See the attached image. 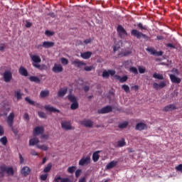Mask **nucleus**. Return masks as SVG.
Masks as SVG:
<instances>
[{
    "mask_svg": "<svg viewBox=\"0 0 182 182\" xmlns=\"http://www.w3.org/2000/svg\"><path fill=\"white\" fill-rule=\"evenodd\" d=\"M62 65H68L69 63V60L65 58H61L60 59Z\"/></svg>",
    "mask_w": 182,
    "mask_h": 182,
    "instance_id": "nucleus-50",
    "label": "nucleus"
},
{
    "mask_svg": "<svg viewBox=\"0 0 182 182\" xmlns=\"http://www.w3.org/2000/svg\"><path fill=\"white\" fill-rule=\"evenodd\" d=\"M147 129V125L143 122H139L136 124L135 127L136 130H139V132H141L142 130H146Z\"/></svg>",
    "mask_w": 182,
    "mask_h": 182,
    "instance_id": "nucleus-18",
    "label": "nucleus"
},
{
    "mask_svg": "<svg viewBox=\"0 0 182 182\" xmlns=\"http://www.w3.org/2000/svg\"><path fill=\"white\" fill-rule=\"evenodd\" d=\"M6 173L9 174V176H14V168L12 167L7 168V170L6 171Z\"/></svg>",
    "mask_w": 182,
    "mask_h": 182,
    "instance_id": "nucleus-43",
    "label": "nucleus"
},
{
    "mask_svg": "<svg viewBox=\"0 0 182 182\" xmlns=\"http://www.w3.org/2000/svg\"><path fill=\"white\" fill-rule=\"evenodd\" d=\"M40 178L42 181H46V179L48 178V173L41 175Z\"/></svg>",
    "mask_w": 182,
    "mask_h": 182,
    "instance_id": "nucleus-52",
    "label": "nucleus"
},
{
    "mask_svg": "<svg viewBox=\"0 0 182 182\" xmlns=\"http://www.w3.org/2000/svg\"><path fill=\"white\" fill-rule=\"evenodd\" d=\"M67 171L70 174H73L75 173V171H76V166H73L68 167Z\"/></svg>",
    "mask_w": 182,
    "mask_h": 182,
    "instance_id": "nucleus-36",
    "label": "nucleus"
},
{
    "mask_svg": "<svg viewBox=\"0 0 182 182\" xmlns=\"http://www.w3.org/2000/svg\"><path fill=\"white\" fill-rule=\"evenodd\" d=\"M62 180V177L60 176H56L54 178L53 182H60Z\"/></svg>",
    "mask_w": 182,
    "mask_h": 182,
    "instance_id": "nucleus-56",
    "label": "nucleus"
},
{
    "mask_svg": "<svg viewBox=\"0 0 182 182\" xmlns=\"http://www.w3.org/2000/svg\"><path fill=\"white\" fill-rule=\"evenodd\" d=\"M37 147L40 150H43V151H48V146L46 145H37Z\"/></svg>",
    "mask_w": 182,
    "mask_h": 182,
    "instance_id": "nucleus-45",
    "label": "nucleus"
},
{
    "mask_svg": "<svg viewBox=\"0 0 182 182\" xmlns=\"http://www.w3.org/2000/svg\"><path fill=\"white\" fill-rule=\"evenodd\" d=\"M116 166H117V161H112L106 166V169L110 170V168H113Z\"/></svg>",
    "mask_w": 182,
    "mask_h": 182,
    "instance_id": "nucleus-27",
    "label": "nucleus"
},
{
    "mask_svg": "<svg viewBox=\"0 0 182 182\" xmlns=\"http://www.w3.org/2000/svg\"><path fill=\"white\" fill-rule=\"evenodd\" d=\"M80 174H82V169H77L76 171H75V177L77 178H79V177H80Z\"/></svg>",
    "mask_w": 182,
    "mask_h": 182,
    "instance_id": "nucleus-55",
    "label": "nucleus"
},
{
    "mask_svg": "<svg viewBox=\"0 0 182 182\" xmlns=\"http://www.w3.org/2000/svg\"><path fill=\"white\" fill-rule=\"evenodd\" d=\"M117 32L119 38H121V39H124V38H126V36H127V31H126V29H124V28L122 25H119L117 26Z\"/></svg>",
    "mask_w": 182,
    "mask_h": 182,
    "instance_id": "nucleus-2",
    "label": "nucleus"
},
{
    "mask_svg": "<svg viewBox=\"0 0 182 182\" xmlns=\"http://www.w3.org/2000/svg\"><path fill=\"white\" fill-rule=\"evenodd\" d=\"M14 119H15V114L11 112L6 119V122L9 127H14Z\"/></svg>",
    "mask_w": 182,
    "mask_h": 182,
    "instance_id": "nucleus-8",
    "label": "nucleus"
},
{
    "mask_svg": "<svg viewBox=\"0 0 182 182\" xmlns=\"http://www.w3.org/2000/svg\"><path fill=\"white\" fill-rule=\"evenodd\" d=\"M5 48H6L5 44H4V43L0 44V51L1 52H4V50H5Z\"/></svg>",
    "mask_w": 182,
    "mask_h": 182,
    "instance_id": "nucleus-60",
    "label": "nucleus"
},
{
    "mask_svg": "<svg viewBox=\"0 0 182 182\" xmlns=\"http://www.w3.org/2000/svg\"><path fill=\"white\" fill-rule=\"evenodd\" d=\"M127 126H129V122H122V123L119 124L118 125V127L119 129H126V127H127Z\"/></svg>",
    "mask_w": 182,
    "mask_h": 182,
    "instance_id": "nucleus-40",
    "label": "nucleus"
},
{
    "mask_svg": "<svg viewBox=\"0 0 182 182\" xmlns=\"http://www.w3.org/2000/svg\"><path fill=\"white\" fill-rule=\"evenodd\" d=\"M30 82H34V83H41V80L39 79V77H36V76H30L28 77Z\"/></svg>",
    "mask_w": 182,
    "mask_h": 182,
    "instance_id": "nucleus-29",
    "label": "nucleus"
},
{
    "mask_svg": "<svg viewBox=\"0 0 182 182\" xmlns=\"http://www.w3.org/2000/svg\"><path fill=\"white\" fill-rule=\"evenodd\" d=\"M99 153H100V151H97L93 153L92 154V160L95 163L97 161H99V159L100 157V155H99Z\"/></svg>",
    "mask_w": 182,
    "mask_h": 182,
    "instance_id": "nucleus-28",
    "label": "nucleus"
},
{
    "mask_svg": "<svg viewBox=\"0 0 182 182\" xmlns=\"http://www.w3.org/2000/svg\"><path fill=\"white\" fill-rule=\"evenodd\" d=\"M31 168L28 166H24L23 168L21 170V174L23 176V177H28L29 174L31 173Z\"/></svg>",
    "mask_w": 182,
    "mask_h": 182,
    "instance_id": "nucleus-13",
    "label": "nucleus"
},
{
    "mask_svg": "<svg viewBox=\"0 0 182 182\" xmlns=\"http://www.w3.org/2000/svg\"><path fill=\"white\" fill-rule=\"evenodd\" d=\"M41 139L42 140H48V139H49V136L46 135L45 134H42L41 136Z\"/></svg>",
    "mask_w": 182,
    "mask_h": 182,
    "instance_id": "nucleus-57",
    "label": "nucleus"
},
{
    "mask_svg": "<svg viewBox=\"0 0 182 182\" xmlns=\"http://www.w3.org/2000/svg\"><path fill=\"white\" fill-rule=\"evenodd\" d=\"M31 156H38V152H36V151H35V149H31Z\"/></svg>",
    "mask_w": 182,
    "mask_h": 182,
    "instance_id": "nucleus-64",
    "label": "nucleus"
},
{
    "mask_svg": "<svg viewBox=\"0 0 182 182\" xmlns=\"http://www.w3.org/2000/svg\"><path fill=\"white\" fill-rule=\"evenodd\" d=\"M19 160H20V164H23L25 159H23V156H22V154H19Z\"/></svg>",
    "mask_w": 182,
    "mask_h": 182,
    "instance_id": "nucleus-58",
    "label": "nucleus"
},
{
    "mask_svg": "<svg viewBox=\"0 0 182 182\" xmlns=\"http://www.w3.org/2000/svg\"><path fill=\"white\" fill-rule=\"evenodd\" d=\"M26 102H27L28 103H29V105H31V106H36V107H38V109H42V105H41V104L39 103H35V101L31 100V99H29V97H26L25 98Z\"/></svg>",
    "mask_w": 182,
    "mask_h": 182,
    "instance_id": "nucleus-20",
    "label": "nucleus"
},
{
    "mask_svg": "<svg viewBox=\"0 0 182 182\" xmlns=\"http://www.w3.org/2000/svg\"><path fill=\"white\" fill-rule=\"evenodd\" d=\"M61 182H72V181L68 178H61Z\"/></svg>",
    "mask_w": 182,
    "mask_h": 182,
    "instance_id": "nucleus-61",
    "label": "nucleus"
},
{
    "mask_svg": "<svg viewBox=\"0 0 182 182\" xmlns=\"http://www.w3.org/2000/svg\"><path fill=\"white\" fill-rule=\"evenodd\" d=\"M113 107L110 105H107L106 107H104L103 108L98 110V113L100 114H105L106 113H110V112H112Z\"/></svg>",
    "mask_w": 182,
    "mask_h": 182,
    "instance_id": "nucleus-9",
    "label": "nucleus"
},
{
    "mask_svg": "<svg viewBox=\"0 0 182 182\" xmlns=\"http://www.w3.org/2000/svg\"><path fill=\"white\" fill-rule=\"evenodd\" d=\"M152 86L155 90H159V89H163V87H166V86H167V82L161 81L160 83L154 82Z\"/></svg>",
    "mask_w": 182,
    "mask_h": 182,
    "instance_id": "nucleus-7",
    "label": "nucleus"
},
{
    "mask_svg": "<svg viewBox=\"0 0 182 182\" xmlns=\"http://www.w3.org/2000/svg\"><path fill=\"white\" fill-rule=\"evenodd\" d=\"M0 143H1V144L3 146H6L7 143H8V138H6V136L1 137L0 139Z\"/></svg>",
    "mask_w": 182,
    "mask_h": 182,
    "instance_id": "nucleus-34",
    "label": "nucleus"
},
{
    "mask_svg": "<svg viewBox=\"0 0 182 182\" xmlns=\"http://www.w3.org/2000/svg\"><path fill=\"white\" fill-rule=\"evenodd\" d=\"M78 107L79 103L77 102V101H76L75 102H73L70 105L71 110H76V109H78Z\"/></svg>",
    "mask_w": 182,
    "mask_h": 182,
    "instance_id": "nucleus-35",
    "label": "nucleus"
},
{
    "mask_svg": "<svg viewBox=\"0 0 182 182\" xmlns=\"http://www.w3.org/2000/svg\"><path fill=\"white\" fill-rule=\"evenodd\" d=\"M138 70L141 74L146 73V68L143 66H138Z\"/></svg>",
    "mask_w": 182,
    "mask_h": 182,
    "instance_id": "nucleus-48",
    "label": "nucleus"
},
{
    "mask_svg": "<svg viewBox=\"0 0 182 182\" xmlns=\"http://www.w3.org/2000/svg\"><path fill=\"white\" fill-rule=\"evenodd\" d=\"M71 63L75 68H77L78 69H82L83 66H86V63L79 59L74 60Z\"/></svg>",
    "mask_w": 182,
    "mask_h": 182,
    "instance_id": "nucleus-4",
    "label": "nucleus"
},
{
    "mask_svg": "<svg viewBox=\"0 0 182 182\" xmlns=\"http://www.w3.org/2000/svg\"><path fill=\"white\" fill-rule=\"evenodd\" d=\"M177 107L174 104H171L166 105L164 109L163 112H173V110H176Z\"/></svg>",
    "mask_w": 182,
    "mask_h": 182,
    "instance_id": "nucleus-17",
    "label": "nucleus"
},
{
    "mask_svg": "<svg viewBox=\"0 0 182 182\" xmlns=\"http://www.w3.org/2000/svg\"><path fill=\"white\" fill-rule=\"evenodd\" d=\"M49 96V90H42L40 93L41 97H48Z\"/></svg>",
    "mask_w": 182,
    "mask_h": 182,
    "instance_id": "nucleus-33",
    "label": "nucleus"
},
{
    "mask_svg": "<svg viewBox=\"0 0 182 182\" xmlns=\"http://www.w3.org/2000/svg\"><path fill=\"white\" fill-rule=\"evenodd\" d=\"M92 52L86 51L85 53H80V58H82V59L87 60V59H90V58L92 57Z\"/></svg>",
    "mask_w": 182,
    "mask_h": 182,
    "instance_id": "nucleus-21",
    "label": "nucleus"
},
{
    "mask_svg": "<svg viewBox=\"0 0 182 182\" xmlns=\"http://www.w3.org/2000/svg\"><path fill=\"white\" fill-rule=\"evenodd\" d=\"M131 54H132V51L127 50V51L122 52L121 53H119L118 56H119V58H122L123 56H129V55H131Z\"/></svg>",
    "mask_w": 182,
    "mask_h": 182,
    "instance_id": "nucleus-32",
    "label": "nucleus"
},
{
    "mask_svg": "<svg viewBox=\"0 0 182 182\" xmlns=\"http://www.w3.org/2000/svg\"><path fill=\"white\" fill-rule=\"evenodd\" d=\"M33 66H34V68H36L37 69H39V70H46V69H48L46 65L44 64L40 65L38 63H33Z\"/></svg>",
    "mask_w": 182,
    "mask_h": 182,
    "instance_id": "nucleus-24",
    "label": "nucleus"
},
{
    "mask_svg": "<svg viewBox=\"0 0 182 182\" xmlns=\"http://www.w3.org/2000/svg\"><path fill=\"white\" fill-rule=\"evenodd\" d=\"M137 27H138L139 29H140L141 31H147V26H143V23H139L137 24Z\"/></svg>",
    "mask_w": 182,
    "mask_h": 182,
    "instance_id": "nucleus-42",
    "label": "nucleus"
},
{
    "mask_svg": "<svg viewBox=\"0 0 182 182\" xmlns=\"http://www.w3.org/2000/svg\"><path fill=\"white\" fill-rule=\"evenodd\" d=\"M146 51L149 52L151 55H156V50L154 48H146Z\"/></svg>",
    "mask_w": 182,
    "mask_h": 182,
    "instance_id": "nucleus-47",
    "label": "nucleus"
},
{
    "mask_svg": "<svg viewBox=\"0 0 182 182\" xmlns=\"http://www.w3.org/2000/svg\"><path fill=\"white\" fill-rule=\"evenodd\" d=\"M176 169L178 171H181V173H182V164H179L178 166L176 167Z\"/></svg>",
    "mask_w": 182,
    "mask_h": 182,
    "instance_id": "nucleus-63",
    "label": "nucleus"
},
{
    "mask_svg": "<svg viewBox=\"0 0 182 182\" xmlns=\"http://www.w3.org/2000/svg\"><path fill=\"white\" fill-rule=\"evenodd\" d=\"M38 143H39V139L34 137L29 140V146H38Z\"/></svg>",
    "mask_w": 182,
    "mask_h": 182,
    "instance_id": "nucleus-26",
    "label": "nucleus"
},
{
    "mask_svg": "<svg viewBox=\"0 0 182 182\" xmlns=\"http://www.w3.org/2000/svg\"><path fill=\"white\" fill-rule=\"evenodd\" d=\"M8 169V167L5 164H2L0 166V170L1 171H3L4 173H6V170Z\"/></svg>",
    "mask_w": 182,
    "mask_h": 182,
    "instance_id": "nucleus-51",
    "label": "nucleus"
},
{
    "mask_svg": "<svg viewBox=\"0 0 182 182\" xmlns=\"http://www.w3.org/2000/svg\"><path fill=\"white\" fill-rule=\"evenodd\" d=\"M114 75H116V70H105L102 72V77H104V79H109V76H114Z\"/></svg>",
    "mask_w": 182,
    "mask_h": 182,
    "instance_id": "nucleus-5",
    "label": "nucleus"
},
{
    "mask_svg": "<svg viewBox=\"0 0 182 182\" xmlns=\"http://www.w3.org/2000/svg\"><path fill=\"white\" fill-rule=\"evenodd\" d=\"M68 100L71 102V103H74L75 102H77V98L73 95H69L68 96Z\"/></svg>",
    "mask_w": 182,
    "mask_h": 182,
    "instance_id": "nucleus-30",
    "label": "nucleus"
},
{
    "mask_svg": "<svg viewBox=\"0 0 182 182\" xmlns=\"http://www.w3.org/2000/svg\"><path fill=\"white\" fill-rule=\"evenodd\" d=\"M84 70H85V72H90L92 70H93V65L91 66H85L84 68Z\"/></svg>",
    "mask_w": 182,
    "mask_h": 182,
    "instance_id": "nucleus-54",
    "label": "nucleus"
},
{
    "mask_svg": "<svg viewBox=\"0 0 182 182\" xmlns=\"http://www.w3.org/2000/svg\"><path fill=\"white\" fill-rule=\"evenodd\" d=\"M5 133V130L4 129V127L0 125V136H4Z\"/></svg>",
    "mask_w": 182,
    "mask_h": 182,
    "instance_id": "nucleus-59",
    "label": "nucleus"
},
{
    "mask_svg": "<svg viewBox=\"0 0 182 182\" xmlns=\"http://www.w3.org/2000/svg\"><path fill=\"white\" fill-rule=\"evenodd\" d=\"M122 89H123V90H124V92H126L127 93H129V92H130V87L127 85H123L122 86Z\"/></svg>",
    "mask_w": 182,
    "mask_h": 182,
    "instance_id": "nucleus-46",
    "label": "nucleus"
},
{
    "mask_svg": "<svg viewBox=\"0 0 182 182\" xmlns=\"http://www.w3.org/2000/svg\"><path fill=\"white\" fill-rule=\"evenodd\" d=\"M82 126L84 127H93V122L90 119H83L81 122Z\"/></svg>",
    "mask_w": 182,
    "mask_h": 182,
    "instance_id": "nucleus-16",
    "label": "nucleus"
},
{
    "mask_svg": "<svg viewBox=\"0 0 182 182\" xmlns=\"http://www.w3.org/2000/svg\"><path fill=\"white\" fill-rule=\"evenodd\" d=\"M92 38H88V39H85V41H84V43L85 44V45H87V44H89V43H92Z\"/></svg>",
    "mask_w": 182,
    "mask_h": 182,
    "instance_id": "nucleus-62",
    "label": "nucleus"
},
{
    "mask_svg": "<svg viewBox=\"0 0 182 182\" xmlns=\"http://www.w3.org/2000/svg\"><path fill=\"white\" fill-rule=\"evenodd\" d=\"M16 97L17 100H21V99H22V93L21 92V90L16 92Z\"/></svg>",
    "mask_w": 182,
    "mask_h": 182,
    "instance_id": "nucleus-41",
    "label": "nucleus"
},
{
    "mask_svg": "<svg viewBox=\"0 0 182 182\" xmlns=\"http://www.w3.org/2000/svg\"><path fill=\"white\" fill-rule=\"evenodd\" d=\"M18 73L21 75V76H25L26 77V76H28V70H26V68H25V67L21 66L18 69Z\"/></svg>",
    "mask_w": 182,
    "mask_h": 182,
    "instance_id": "nucleus-23",
    "label": "nucleus"
},
{
    "mask_svg": "<svg viewBox=\"0 0 182 182\" xmlns=\"http://www.w3.org/2000/svg\"><path fill=\"white\" fill-rule=\"evenodd\" d=\"M169 77H170L171 82L172 83H176V84H177V85L181 83V78H180V77L176 76L174 74H171V75H169Z\"/></svg>",
    "mask_w": 182,
    "mask_h": 182,
    "instance_id": "nucleus-14",
    "label": "nucleus"
},
{
    "mask_svg": "<svg viewBox=\"0 0 182 182\" xmlns=\"http://www.w3.org/2000/svg\"><path fill=\"white\" fill-rule=\"evenodd\" d=\"M45 34L46 35V36H53L55 33L53 31H50L49 30H47V31H46Z\"/></svg>",
    "mask_w": 182,
    "mask_h": 182,
    "instance_id": "nucleus-53",
    "label": "nucleus"
},
{
    "mask_svg": "<svg viewBox=\"0 0 182 182\" xmlns=\"http://www.w3.org/2000/svg\"><path fill=\"white\" fill-rule=\"evenodd\" d=\"M44 48L45 49H49V48H53L55 46V43L52 41H44L43 44L38 45V48Z\"/></svg>",
    "mask_w": 182,
    "mask_h": 182,
    "instance_id": "nucleus-11",
    "label": "nucleus"
},
{
    "mask_svg": "<svg viewBox=\"0 0 182 182\" xmlns=\"http://www.w3.org/2000/svg\"><path fill=\"white\" fill-rule=\"evenodd\" d=\"M45 132V129L43 127H36L33 129V135L34 136H39V134H43V132Z\"/></svg>",
    "mask_w": 182,
    "mask_h": 182,
    "instance_id": "nucleus-12",
    "label": "nucleus"
},
{
    "mask_svg": "<svg viewBox=\"0 0 182 182\" xmlns=\"http://www.w3.org/2000/svg\"><path fill=\"white\" fill-rule=\"evenodd\" d=\"M129 72H131V73H133L134 75H139V70L136 67H131L129 68Z\"/></svg>",
    "mask_w": 182,
    "mask_h": 182,
    "instance_id": "nucleus-39",
    "label": "nucleus"
},
{
    "mask_svg": "<svg viewBox=\"0 0 182 182\" xmlns=\"http://www.w3.org/2000/svg\"><path fill=\"white\" fill-rule=\"evenodd\" d=\"M44 109H46V110H47V112H50V113H52V112L60 113V110H59L53 107H50V105H46L44 107Z\"/></svg>",
    "mask_w": 182,
    "mask_h": 182,
    "instance_id": "nucleus-19",
    "label": "nucleus"
},
{
    "mask_svg": "<svg viewBox=\"0 0 182 182\" xmlns=\"http://www.w3.org/2000/svg\"><path fill=\"white\" fill-rule=\"evenodd\" d=\"M117 146L118 147H124V146H126V141H124V139H122V140L118 141Z\"/></svg>",
    "mask_w": 182,
    "mask_h": 182,
    "instance_id": "nucleus-38",
    "label": "nucleus"
},
{
    "mask_svg": "<svg viewBox=\"0 0 182 182\" xmlns=\"http://www.w3.org/2000/svg\"><path fill=\"white\" fill-rule=\"evenodd\" d=\"M68 93V87L60 88L58 92V97H63Z\"/></svg>",
    "mask_w": 182,
    "mask_h": 182,
    "instance_id": "nucleus-22",
    "label": "nucleus"
},
{
    "mask_svg": "<svg viewBox=\"0 0 182 182\" xmlns=\"http://www.w3.org/2000/svg\"><path fill=\"white\" fill-rule=\"evenodd\" d=\"M31 59L33 60V63H41L42 62V59L39 55H31Z\"/></svg>",
    "mask_w": 182,
    "mask_h": 182,
    "instance_id": "nucleus-25",
    "label": "nucleus"
},
{
    "mask_svg": "<svg viewBox=\"0 0 182 182\" xmlns=\"http://www.w3.org/2000/svg\"><path fill=\"white\" fill-rule=\"evenodd\" d=\"M128 79L129 77H127V75H124L122 77H120L119 82L120 83H124V82H127Z\"/></svg>",
    "mask_w": 182,
    "mask_h": 182,
    "instance_id": "nucleus-49",
    "label": "nucleus"
},
{
    "mask_svg": "<svg viewBox=\"0 0 182 182\" xmlns=\"http://www.w3.org/2000/svg\"><path fill=\"white\" fill-rule=\"evenodd\" d=\"M131 36H134L136 39H141V38H143L144 41H149V39H150L147 35L139 31L137 29H132L131 31Z\"/></svg>",
    "mask_w": 182,
    "mask_h": 182,
    "instance_id": "nucleus-1",
    "label": "nucleus"
},
{
    "mask_svg": "<svg viewBox=\"0 0 182 182\" xmlns=\"http://www.w3.org/2000/svg\"><path fill=\"white\" fill-rule=\"evenodd\" d=\"M52 170V164H48L43 169V173H49Z\"/></svg>",
    "mask_w": 182,
    "mask_h": 182,
    "instance_id": "nucleus-37",
    "label": "nucleus"
},
{
    "mask_svg": "<svg viewBox=\"0 0 182 182\" xmlns=\"http://www.w3.org/2000/svg\"><path fill=\"white\" fill-rule=\"evenodd\" d=\"M38 114L39 117H41V119H46L48 117L46 114L42 111H39L38 112Z\"/></svg>",
    "mask_w": 182,
    "mask_h": 182,
    "instance_id": "nucleus-44",
    "label": "nucleus"
},
{
    "mask_svg": "<svg viewBox=\"0 0 182 182\" xmlns=\"http://www.w3.org/2000/svg\"><path fill=\"white\" fill-rule=\"evenodd\" d=\"M3 77H4V82H6V83H9V82L12 80V73L11 72V70H5L4 73H3Z\"/></svg>",
    "mask_w": 182,
    "mask_h": 182,
    "instance_id": "nucleus-3",
    "label": "nucleus"
},
{
    "mask_svg": "<svg viewBox=\"0 0 182 182\" xmlns=\"http://www.w3.org/2000/svg\"><path fill=\"white\" fill-rule=\"evenodd\" d=\"M61 127L64 130H75V127H72L70 122L64 121L61 122Z\"/></svg>",
    "mask_w": 182,
    "mask_h": 182,
    "instance_id": "nucleus-6",
    "label": "nucleus"
},
{
    "mask_svg": "<svg viewBox=\"0 0 182 182\" xmlns=\"http://www.w3.org/2000/svg\"><path fill=\"white\" fill-rule=\"evenodd\" d=\"M52 70L54 73H60L61 72H63V66L60 64H55Z\"/></svg>",
    "mask_w": 182,
    "mask_h": 182,
    "instance_id": "nucleus-15",
    "label": "nucleus"
},
{
    "mask_svg": "<svg viewBox=\"0 0 182 182\" xmlns=\"http://www.w3.org/2000/svg\"><path fill=\"white\" fill-rule=\"evenodd\" d=\"M153 77H154V79H159V80H163L164 79L163 75L157 74V73H154Z\"/></svg>",
    "mask_w": 182,
    "mask_h": 182,
    "instance_id": "nucleus-31",
    "label": "nucleus"
},
{
    "mask_svg": "<svg viewBox=\"0 0 182 182\" xmlns=\"http://www.w3.org/2000/svg\"><path fill=\"white\" fill-rule=\"evenodd\" d=\"M90 164V156H83L79 161V166H87Z\"/></svg>",
    "mask_w": 182,
    "mask_h": 182,
    "instance_id": "nucleus-10",
    "label": "nucleus"
}]
</instances>
